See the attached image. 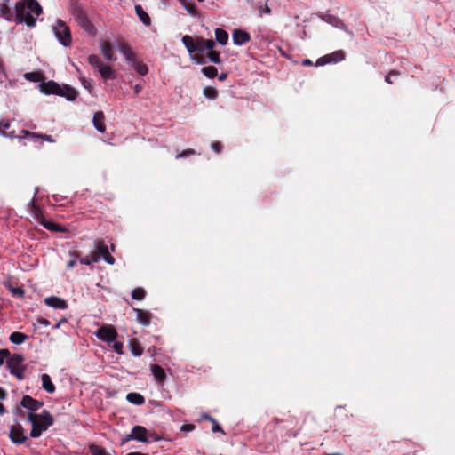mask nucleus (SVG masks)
<instances>
[{
	"mask_svg": "<svg viewBox=\"0 0 455 455\" xmlns=\"http://www.w3.org/2000/svg\"><path fill=\"white\" fill-rule=\"evenodd\" d=\"M42 387L49 394H53L56 390L54 384L52 381L51 377L44 373L41 375Z\"/></svg>",
	"mask_w": 455,
	"mask_h": 455,
	"instance_id": "20",
	"label": "nucleus"
},
{
	"mask_svg": "<svg viewBox=\"0 0 455 455\" xmlns=\"http://www.w3.org/2000/svg\"><path fill=\"white\" fill-rule=\"evenodd\" d=\"M5 413L4 406L0 403V415H4Z\"/></svg>",
	"mask_w": 455,
	"mask_h": 455,
	"instance_id": "64",
	"label": "nucleus"
},
{
	"mask_svg": "<svg viewBox=\"0 0 455 455\" xmlns=\"http://www.w3.org/2000/svg\"><path fill=\"white\" fill-rule=\"evenodd\" d=\"M28 421L32 425L30 436L32 438H37L43 432L46 431L48 427L53 425L54 418L48 411L44 410L38 414L28 415Z\"/></svg>",
	"mask_w": 455,
	"mask_h": 455,
	"instance_id": "2",
	"label": "nucleus"
},
{
	"mask_svg": "<svg viewBox=\"0 0 455 455\" xmlns=\"http://www.w3.org/2000/svg\"><path fill=\"white\" fill-rule=\"evenodd\" d=\"M44 303L52 308L66 309L68 308V303L63 299L59 297L51 296L44 299Z\"/></svg>",
	"mask_w": 455,
	"mask_h": 455,
	"instance_id": "14",
	"label": "nucleus"
},
{
	"mask_svg": "<svg viewBox=\"0 0 455 455\" xmlns=\"http://www.w3.org/2000/svg\"><path fill=\"white\" fill-rule=\"evenodd\" d=\"M206 56L212 63L220 64L221 62L220 53L218 52L211 50L206 53Z\"/></svg>",
	"mask_w": 455,
	"mask_h": 455,
	"instance_id": "38",
	"label": "nucleus"
},
{
	"mask_svg": "<svg viewBox=\"0 0 455 455\" xmlns=\"http://www.w3.org/2000/svg\"><path fill=\"white\" fill-rule=\"evenodd\" d=\"M202 73L208 78H214L218 76V70L213 66H208L202 68Z\"/></svg>",
	"mask_w": 455,
	"mask_h": 455,
	"instance_id": "36",
	"label": "nucleus"
},
{
	"mask_svg": "<svg viewBox=\"0 0 455 455\" xmlns=\"http://www.w3.org/2000/svg\"><path fill=\"white\" fill-rule=\"evenodd\" d=\"M228 77V74L227 73H221L220 75L218 76V78L220 81H225Z\"/></svg>",
	"mask_w": 455,
	"mask_h": 455,
	"instance_id": "59",
	"label": "nucleus"
},
{
	"mask_svg": "<svg viewBox=\"0 0 455 455\" xmlns=\"http://www.w3.org/2000/svg\"><path fill=\"white\" fill-rule=\"evenodd\" d=\"M24 357L19 354L11 355L7 360V368L10 373L17 378L18 380L24 379L26 367L23 364Z\"/></svg>",
	"mask_w": 455,
	"mask_h": 455,
	"instance_id": "5",
	"label": "nucleus"
},
{
	"mask_svg": "<svg viewBox=\"0 0 455 455\" xmlns=\"http://www.w3.org/2000/svg\"><path fill=\"white\" fill-rule=\"evenodd\" d=\"M12 293H13L14 295H18V296L21 297V296H23L24 291H23V290H22V289H20V288H15V289H12Z\"/></svg>",
	"mask_w": 455,
	"mask_h": 455,
	"instance_id": "56",
	"label": "nucleus"
},
{
	"mask_svg": "<svg viewBox=\"0 0 455 455\" xmlns=\"http://www.w3.org/2000/svg\"><path fill=\"white\" fill-rule=\"evenodd\" d=\"M204 95L210 100H214L217 97L218 92L212 87H205L204 89Z\"/></svg>",
	"mask_w": 455,
	"mask_h": 455,
	"instance_id": "40",
	"label": "nucleus"
},
{
	"mask_svg": "<svg viewBox=\"0 0 455 455\" xmlns=\"http://www.w3.org/2000/svg\"><path fill=\"white\" fill-rule=\"evenodd\" d=\"M194 154H195V151L193 149H187V150L182 151L179 155H177V158L187 157V156H188L190 155H194Z\"/></svg>",
	"mask_w": 455,
	"mask_h": 455,
	"instance_id": "53",
	"label": "nucleus"
},
{
	"mask_svg": "<svg viewBox=\"0 0 455 455\" xmlns=\"http://www.w3.org/2000/svg\"><path fill=\"white\" fill-rule=\"evenodd\" d=\"M82 85L89 91L92 92V81L91 79L81 78Z\"/></svg>",
	"mask_w": 455,
	"mask_h": 455,
	"instance_id": "46",
	"label": "nucleus"
},
{
	"mask_svg": "<svg viewBox=\"0 0 455 455\" xmlns=\"http://www.w3.org/2000/svg\"><path fill=\"white\" fill-rule=\"evenodd\" d=\"M52 198H53L54 202L60 203L61 201V199H62V196H60L59 195H53Z\"/></svg>",
	"mask_w": 455,
	"mask_h": 455,
	"instance_id": "61",
	"label": "nucleus"
},
{
	"mask_svg": "<svg viewBox=\"0 0 455 455\" xmlns=\"http://www.w3.org/2000/svg\"><path fill=\"white\" fill-rule=\"evenodd\" d=\"M6 397V392L4 388L0 387V399H4Z\"/></svg>",
	"mask_w": 455,
	"mask_h": 455,
	"instance_id": "60",
	"label": "nucleus"
},
{
	"mask_svg": "<svg viewBox=\"0 0 455 455\" xmlns=\"http://www.w3.org/2000/svg\"><path fill=\"white\" fill-rule=\"evenodd\" d=\"M88 62L98 70L104 65L100 58L95 54H92L88 57Z\"/></svg>",
	"mask_w": 455,
	"mask_h": 455,
	"instance_id": "33",
	"label": "nucleus"
},
{
	"mask_svg": "<svg viewBox=\"0 0 455 455\" xmlns=\"http://www.w3.org/2000/svg\"><path fill=\"white\" fill-rule=\"evenodd\" d=\"M180 5L192 16L196 15V7L190 0H178Z\"/></svg>",
	"mask_w": 455,
	"mask_h": 455,
	"instance_id": "28",
	"label": "nucleus"
},
{
	"mask_svg": "<svg viewBox=\"0 0 455 455\" xmlns=\"http://www.w3.org/2000/svg\"><path fill=\"white\" fill-rule=\"evenodd\" d=\"M111 347L116 354H118V355L123 354V343L122 342L116 341L115 339L114 342H111Z\"/></svg>",
	"mask_w": 455,
	"mask_h": 455,
	"instance_id": "42",
	"label": "nucleus"
},
{
	"mask_svg": "<svg viewBox=\"0 0 455 455\" xmlns=\"http://www.w3.org/2000/svg\"><path fill=\"white\" fill-rule=\"evenodd\" d=\"M211 148L216 153H220L221 149H222V146H221L220 142H218V141L212 142L211 145Z\"/></svg>",
	"mask_w": 455,
	"mask_h": 455,
	"instance_id": "50",
	"label": "nucleus"
},
{
	"mask_svg": "<svg viewBox=\"0 0 455 455\" xmlns=\"http://www.w3.org/2000/svg\"><path fill=\"white\" fill-rule=\"evenodd\" d=\"M148 430L142 426H135L132 429L133 439L141 443H149L147 437Z\"/></svg>",
	"mask_w": 455,
	"mask_h": 455,
	"instance_id": "17",
	"label": "nucleus"
},
{
	"mask_svg": "<svg viewBox=\"0 0 455 455\" xmlns=\"http://www.w3.org/2000/svg\"><path fill=\"white\" fill-rule=\"evenodd\" d=\"M398 72L397 71H391L385 78V81L388 84H392V81H391V77L392 76H398Z\"/></svg>",
	"mask_w": 455,
	"mask_h": 455,
	"instance_id": "54",
	"label": "nucleus"
},
{
	"mask_svg": "<svg viewBox=\"0 0 455 455\" xmlns=\"http://www.w3.org/2000/svg\"><path fill=\"white\" fill-rule=\"evenodd\" d=\"M15 11L16 23H24L29 28H34L36 18L43 12V8L36 0H24L16 3Z\"/></svg>",
	"mask_w": 455,
	"mask_h": 455,
	"instance_id": "1",
	"label": "nucleus"
},
{
	"mask_svg": "<svg viewBox=\"0 0 455 455\" xmlns=\"http://www.w3.org/2000/svg\"><path fill=\"white\" fill-rule=\"evenodd\" d=\"M100 51L105 60L108 61H115L116 60V56L114 55L111 44L109 42H102L100 44Z\"/></svg>",
	"mask_w": 455,
	"mask_h": 455,
	"instance_id": "18",
	"label": "nucleus"
},
{
	"mask_svg": "<svg viewBox=\"0 0 455 455\" xmlns=\"http://www.w3.org/2000/svg\"><path fill=\"white\" fill-rule=\"evenodd\" d=\"M102 259H104L108 264H109V265H114V264H115V259H114V257H112V256L110 255V253H109V252H108V253L104 254V255L102 256Z\"/></svg>",
	"mask_w": 455,
	"mask_h": 455,
	"instance_id": "49",
	"label": "nucleus"
},
{
	"mask_svg": "<svg viewBox=\"0 0 455 455\" xmlns=\"http://www.w3.org/2000/svg\"><path fill=\"white\" fill-rule=\"evenodd\" d=\"M37 322H38V323H40L41 325H44V326L50 325V322L47 319L43 318V317L37 318Z\"/></svg>",
	"mask_w": 455,
	"mask_h": 455,
	"instance_id": "55",
	"label": "nucleus"
},
{
	"mask_svg": "<svg viewBox=\"0 0 455 455\" xmlns=\"http://www.w3.org/2000/svg\"><path fill=\"white\" fill-rule=\"evenodd\" d=\"M193 428H194V426H192V425H188V426H183V427H182V429H183V430H186V431H190V430H192Z\"/></svg>",
	"mask_w": 455,
	"mask_h": 455,
	"instance_id": "62",
	"label": "nucleus"
},
{
	"mask_svg": "<svg viewBox=\"0 0 455 455\" xmlns=\"http://www.w3.org/2000/svg\"><path fill=\"white\" fill-rule=\"evenodd\" d=\"M10 122L8 120L0 121V133L4 136L13 138L15 137L14 131H9Z\"/></svg>",
	"mask_w": 455,
	"mask_h": 455,
	"instance_id": "24",
	"label": "nucleus"
},
{
	"mask_svg": "<svg viewBox=\"0 0 455 455\" xmlns=\"http://www.w3.org/2000/svg\"><path fill=\"white\" fill-rule=\"evenodd\" d=\"M23 133H25L28 136L33 137V138H42L44 140L49 141V142H54V140L50 135H39L36 133L29 132L28 131H22Z\"/></svg>",
	"mask_w": 455,
	"mask_h": 455,
	"instance_id": "39",
	"label": "nucleus"
},
{
	"mask_svg": "<svg viewBox=\"0 0 455 455\" xmlns=\"http://www.w3.org/2000/svg\"><path fill=\"white\" fill-rule=\"evenodd\" d=\"M104 114L102 111H98L94 113L92 122L95 129L100 132H104L106 131V127L104 124Z\"/></svg>",
	"mask_w": 455,
	"mask_h": 455,
	"instance_id": "19",
	"label": "nucleus"
},
{
	"mask_svg": "<svg viewBox=\"0 0 455 455\" xmlns=\"http://www.w3.org/2000/svg\"><path fill=\"white\" fill-rule=\"evenodd\" d=\"M135 12L140 19V20L145 25V26H150L151 20L148 16V14L144 11L141 5L137 4L135 5Z\"/></svg>",
	"mask_w": 455,
	"mask_h": 455,
	"instance_id": "22",
	"label": "nucleus"
},
{
	"mask_svg": "<svg viewBox=\"0 0 455 455\" xmlns=\"http://www.w3.org/2000/svg\"><path fill=\"white\" fill-rule=\"evenodd\" d=\"M89 450L92 455H111L106 451V449L97 444L90 445Z\"/></svg>",
	"mask_w": 455,
	"mask_h": 455,
	"instance_id": "35",
	"label": "nucleus"
},
{
	"mask_svg": "<svg viewBox=\"0 0 455 455\" xmlns=\"http://www.w3.org/2000/svg\"><path fill=\"white\" fill-rule=\"evenodd\" d=\"M53 34L58 42L64 47H69L72 44L71 31L68 26L62 20H56L52 25Z\"/></svg>",
	"mask_w": 455,
	"mask_h": 455,
	"instance_id": "4",
	"label": "nucleus"
},
{
	"mask_svg": "<svg viewBox=\"0 0 455 455\" xmlns=\"http://www.w3.org/2000/svg\"><path fill=\"white\" fill-rule=\"evenodd\" d=\"M132 66L136 69V71L140 75V76H145L147 75V73L148 72V66L146 64H144L142 61L137 60L136 61H134Z\"/></svg>",
	"mask_w": 455,
	"mask_h": 455,
	"instance_id": "32",
	"label": "nucleus"
},
{
	"mask_svg": "<svg viewBox=\"0 0 455 455\" xmlns=\"http://www.w3.org/2000/svg\"><path fill=\"white\" fill-rule=\"evenodd\" d=\"M320 18L326 23L331 25L332 27L342 29L348 33L346 24L339 17H337L333 14H331L330 12H325V13H322L320 15Z\"/></svg>",
	"mask_w": 455,
	"mask_h": 455,
	"instance_id": "10",
	"label": "nucleus"
},
{
	"mask_svg": "<svg viewBox=\"0 0 455 455\" xmlns=\"http://www.w3.org/2000/svg\"><path fill=\"white\" fill-rule=\"evenodd\" d=\"M150 370L157 384L163 386L166 379L164 370L158 364H152Z\"/></svg>",
	"mask_w": 455,
	"mask_h": 455,
	"instance_id": "16",
	"label": "nucleus"
},
{
	"mask_svg": "<svg viewBox=\"0 0 455 455\" xmlns=\"http://www.w3.org/2000/svg\"><path fill=\"white\" fill-rule=\"evenodd\" d=\"M100 259V255L97 252H92L90 256H86L80 259V263L83 265L90 266L92 263H97Z\"/></svg>",
	"mask_w": 455,
	"mask_h": 455,
	"instance_id": "30",
	"label": "nucleus"
},
{
	"mask_svg": "<svg viewBox=\"0 0 455 455\" xmlns=\"http://www.w3.org/2000/svg\"><path fill=\"white\" fill-rule=\"evenodd\" d=\"M232 39L235 45L241 46L251 41V36L245 30L235 29L232 34Z\"/></svg>",
	"mask_w": 455,
	"mask_h": 455,
	"instance_id": "11",
	"label": "nucleus"
},
{
	"mask_svg": "<svg viewBox=\"0 0 455 455\" xmlns=\"http://www.w3.org/2000/svg\"><path fill=\"white\" fill-rule=\"evenodd\" d=\"M126 455H148L147 453H141L137 451L129 452Z\"/></svg>",
	"mask_w": 455,
	"mask_h": 455,
	"instance_id": "63",
	"label": "nucleus"
},
{
	"mask_svg": "<svg viewBox=\"0 0 455 455\" xmlns=\"http://www.w3.org/2000/svg\"><path fill=\"white\" fill-rule=\"evenodd\" d=\"M9 339L12 344L20 345L28 339V336L22 332L13 331Z\"/></svg>",
	"mask_w": 455,
	"mask_h": 455,
	"instance_id": "23",
	"label": "nucleus"
},
{
	"mask_svg": "<svg viewBox=\"0 0 455 455\" xmlns=\"http://www.w3.org/2000/svg\"><path fill=\"white\" fill-rule=\"evenodd\" d=\"M345 59V53L343 51H335L331 54L324 55L316 60L317 66L325 65L328 63H337Z\"/></svg>",
	"mask_w": 455,
	"mask_h": 455,
	"instance_id": "9",
	"label": "nucleus"
},
{
	"mask_svg": "<svg viewBox=\"0 0 455 455\" xmlns=\"http://www.w3.org/2000/svg\"><path fill=\"white\" fill-rule=\"evenodd\" d=\"M94 247L98 251V254L100 257H102L104 254L108 252V246L104 243V241H95Z\"/></svg>",
	"mask_w": 455,
	"mask_h": 455,
	"instance_id": "34",
	"label": "nucleus"
},
{
	"mask_svg": "<svg viewBox=\"0 0 455 455\" xmlns=\"http://www.w3.org/2000/svg\"><path fill=\"white\" fill-rule=\"evenodd\" d=\"M131 440H134L132 432L121 439L120 445L123 446Z\"/></svg>",
	"mask_w": 455,
	"mask_h": 455,
	"instance_id": "51",
	"label": "nucleus"
},
{
	"mask_svg": "<svg viewBox=\"0 0 455 455\" xmlns=\"http://www.w3.org/2000/svg\"><path fill=\"white\" fill-rule=\"evenodd\" d=\"M98 71L105 80L115 78V72L108 65L104 64Z\"/></svg>",
	"mask_w": 455,
	"mask_h": 455,
	"instance_id": "25",
	"label": "nucleus"
},
{
	"mask_svg": "<svg viewBox=\"0 0 455 455\" xmlns=\"http://www.w3.org/2000/svg\"><path fill=\"white\" fill-rule=\"evenodd\" d=\"M10 355L11 353L8 349H0V366H2L4 363H7V360Z\"/></svg>",
	"mask_w": 455,
	"mask_h": 455,
	"instance_id": "41",
	"label": "nucleus"
},
{
	"mask_svg": "<svg viewBox=\"0 0 455 455\" xmlns=\"http://www.w3.org/2000/svg\"><path fill=\"white\" fill-rule=\"evenodd\" d=\"M215 38H216V41L220 44L225 45L228 44V34L227 31H225L222 28H216L215 29Z\"/></svg>",
	"mask_w": 455,
	"mask_h": 455,
	"instance_id": "26",
	"label": "nucleus"
},
{
	"mask_svg": "<svg viewBox=\"0 0 455 455\" xmlns=\"http://www.w3.org/2000/svg\"><path fill=\"white\" fill-rule=\"evenodd\" d=\"M126 399L128 402L135 405H141L145 403L143 395L139 393H129L126 395Z\"/></svg>",
	"mask_w": 455,
	"mask_h": 455,
	"instance_id": "27",
	"label": "nucleus"
},
{
	"mask_svg": "<svg viewBox=\"0 0 455 455\" xmlns=\"http://www.w3.org/2000/svg\"><path fill=\"white\" fill-rule=\"evenodd\" d=\"M193 60H195L198 64H204L206 61L204 60V58L203 57H198L197 55H195L193 57Z\"/></svg>",
	"mask_w": 455,
	"mask_h": 455,
	"instance_id": "57",
	"label": "nucleus"
},
{
	"mask_svg": "<svg viewBox=\"0 0 455 455\" xmlns=\"http://www.w3.org/2000/svg\"><path fill=\"white\" fill-rule=\"evenodd\" d=\"M129 347H130L131 353L134 356H140L142 355L143 348L141 347V346L140 345V343L137 340H135V339L130 340Z\"/></svg>",
	"mask_w": 455,
	"mask_h": 455,
	"instance_id": "29",
	"label": "nucleus"
},
{
	"mask_svg": "<svg viewBox=\"0 0 455 455\" xmlns=\"http://www.w3.org/2000/svg\"><path fill=\"white\" fill-rule=\"evenodd\" d=\"M142 90V87L141 85L140 84H136L134 87H133V91H134V94L135 95H138Z\"/></svg>",
	"mask_w": 455,
	"mask_h": 455,
	"instance_id": "58",
	"label": "nucleus"
},
{
	"mask_svg": "<svg viewBox=\"0 0 455 455\" xmlns=\"http://www.w3.org/2000/svg\"><path fill=\"white\" fill-rule=\"evenodd\" d=\"M182 43L188 52L192 53L196 52V41H194L191 36H184L182 37Z\"/></svg>",
	"mask_w": 455,
	"mask_h": 455,
	"instance_id": "31",
	"label": "nucleus"
},
{
	"mask_svg": "<svg viewBox=\"0 0 455 455\" xmlns=\"http://www.w3.org/2000/svg\"><path fill=\"white\" fill-rule=\"evenodd\" d=\"M207 420H210L212 423V432L216 433V432H221V433H224L223 429L221 428V427L219 425V423L216 421V419H214L212 417H207Z\"/></svg>",
	"mask_w": 455,
	"mask_h": 455,
	"instance_id": "43",
	"label": "nucleus"
},
{
	"mask_svg": "<svg viewBox=\"0 0 455 455\" xmlns=\"http://www.w3.org/2000/svg\"><path fill=\"white\" fill-rule=\"evenodd\" d=\"M69 254L72 257V259L68 263L67 267L70 269V268L74 267L75 265L76 264V259L78 258V253L76 251H73V252L70 251Z\"/></svg>",
	"mask_w": 455,
	"mask_h": 455,
	"instance_id": "44",
	"label": "nucleus"
},
{
	"mask_svg": "<svg viewBox=\"0 0 455 455\" xmlns=\"http://www.w3.org/2000/svg\"><path fill=\"white\" fill-rule=\"evenodd\" d=\"M136 312V319L139 323L144 326H148L150 324V313L148 311H143L141 309L135 308Z\"/></svg>",
	"mask_w": 455,
	"mask_h": 455,
	"instance_id": "21",
	"label": "nucleus"
},
{
	"mask_svg": "<svg viewBox=\"0 0 455 455\" xmlns=\"http://www.w3.org/2000/svg\"><path fill=\"white\" fill-rule=\"evenodd\" d=\"M0 12L1 16L8 21H16V11L14 12L9 6V0H4L0 2Z\"/></svg>",
	"mask_w": 455,
	"mask_h": 455,
	"instance_id": "12",
	"label": "nucleus"
},
{
	"mask_svg": "<svg viewBox=\"0 0 455 455\" xmlns=\"http://www.w3.org/2000/svg\"><path fill=\"white\" fill-rule=\"evenodd\" d=\"M43 225L48 230H52V231L60 230V228L56 223H53V222H44V223H43Z\"/></svg>",
	"mask_w": 455,
	"mask_h": 455,
	"instance_id": "45",
	"label": "nucleus"
},
{
	"mask_svg": "<svg viewBox=\"0 0 455 455\" xmlns=\"http://www.w3.org/2000/svg\"><path fill=\"white\" fill-rule=\"evenodd\" d=\"M117 333L112 326L101 327L96 331V337L108 344L114 342L116 339Z\"/></svg>",
	"mask_w": 455,
	"mask_h": 455,
	"instance_id": "8",
	"label": "nucleus"
},
{
	"mask_svg": "<svg viewBox=\"0 0 455 455\" xmlns=\"http://www.w3.org/2000/svg\"><path fill=\"white\" fill-rule=\"evenodd\" d=\"M194 154H195V151L193 149H187V150L182 151L179 155H177V158L187 157V156H188L190 155H194Z\"/></svg>",
	"mask_w": 455,
	"mask_h": 455,
	"instance_id": "52",
	"label": "nucleus"
},
{
	"mask_svg": "<svg viewBox=\"0 0 455 455\" xmlns=\"http://www.w3.org/2000/svg\"><path fill=\"white\" fill-rule=\"evenodd\" d=\"M40 91L46 94H55L66 98L68 100H74L77 97V92L75 88L69 85H60L54 81H48L42 83L40 85Z\"/></svg>",
	"mask_w": 455,
	"mask_h": 455,
	"instance_id": "3",
	"label": "nucleus"
},
{
	"mask_svg": "<svg viewBox=\"0 0 455 455\" xmlns=\"http://www.w3.org/2000/svg\"><path fill=\"white\" fill-rule=\"evenodd\" d=\"M118 51L123 54V56L125 58L126 61L130 65H132L134 61L138 60L133 51L127 44H120Z\"/></svg>",
	"mask_w": 455,
	"mask_h": 455,
	"instance_id": "15",
	"label": "nucleus"
},
{
	"mask_svg": "<svg viewBox=\"0 0 455 455\" xmlns=\"http://www.w3.org/2000/svg\"><path fill=\"white\" fill-rule=\"evenodd\" d=\"M20 405L27 409L28 411V415L30 414H36V411H37L41 407H43L44 403L41 401H38L36 399H34L30 395H24L20 401Z\"/></svg>",
	"mask_w": 455,
	"mask_h": 455,
	"instance_id": "6",
	"label": "nucleus"
},
{
	"mask_svg": "<svg viewBox=\"0 0 455 455\" xmlns=\"http://www.w3.org/2000/svg\"><path fill=\"white\" fill-rule=\"evenodd\" d=\"M146 296V291L142 288H136L132 291V298L136 300H142Z\"/></svg>",
	"mask_w": 455,
	"mask_h": 455,
	"instance_id": "37",
	"label": "nucleus"
},
{
	"mask_svg": "<svg viewBox=\"0 0 455 455\" xmlns=\"http://www.w3.org/2000/svg\"><path fill=\"white\" fill-rule=\"evenodd\" d=\"M29 204L31 205L32 214H34L35 216H37L38 214L41 213L40 208L35 204L34 198L31 200Z\"/></svg>",
	"mask_w": 455,
	"mask_h": 455,
	"instance_id": "48",
	"label": "nucleus"
},
{
	"mask_svg": "<svg viewBox=\"0 0 455 455\" xmlns=\"http://www.w3.org/2000/svg\"><path fill=\"white\" fill-rule=\"evenodd\" d=\"M215 46V43L212 39L197 38L196 40V52H207L212 50Z\"/></svg>",
	"mask_w": 455,
	"mask_h": 455,
	"instance_id": "13",
	"label": "nucleus"
},
{
	"mask_svg": "<svg viewBox=\"0 0 455 455\" xmlns=\"http://www.w3.org/2000/svg\"><path fill=\"white\" fill-rule=\"evenodd\" d=\"M9 437L15 444H22L28 439V436L24 434V429L20 425H15L10 427Z\"/></svg>",
	"mask_w": 455,
	"mask_h": 455,
	"instance_id": "7",
	"label": "nucleus"
},
{
	"mask_svg": "<svg viewBox=\"0 0 455 455\" xmlns=\"http://www.w3.org/2000/svg\"><path fill=\"white\" fill-rule=\"evenodd\" d=\"M83 26L90 34L94 33L95 29L87 19L83 20Z\"/></svg>",
	"mask_w": 455,
	"mask_h": 455,
	"instance_id": "47",
	"label": "nucleus"
}]
</instances>
